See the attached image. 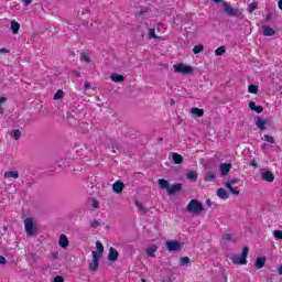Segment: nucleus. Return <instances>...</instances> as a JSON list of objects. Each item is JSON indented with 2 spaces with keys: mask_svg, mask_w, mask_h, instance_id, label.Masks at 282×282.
I'll return each instance as SVG.
<instances>
[{
  "mask_svg": "<svg viewBox=\"0 0 282 282\" xmlns=\"http://www.w3.org/2000/svg\"><path fill=\"white\" fill-rule=\"evenodd\" d=\"M270 19H272V13H268L267 15V21H270Z\"/></svg>",
  "mask_w": 282,
  "mask_h": 282,
  "instance_id": "nucleus-55",
  "label": "nucleus"
},
{
  "mask_svg": "<svg viewBox=\"0 0 282 282\" xmlns=\"http://www.w3.org/2000/svg\"><path fill=\"white\" fill-rule=\"evenodd\" d=\"M187 213L192 215H199L204 210V204L197 199H191L186 207Z\"/></svg>",
  "mask_w": 282,
  "mask_h": 282,
  "instance_id": "nucleus-1",
  "label": "nucleus"
},
{
  "mask_svg": "<svg viewBox=\"0 0 282 282\" xmlns=\"http://www.w3.org/2000/svg\"><path fill=\"white\" fill-rule=\"evenodd\" d=\"M182 191V183H176L167 188V195H175Z\"/></svg>",
  "mask_w": 282,
  "mask_h": 282,
  "instance_id": "nucleus-9",
  "label": "nucleus"
},
{
  "mask_svg": "<svg viewBox=\"0 0 282 282\" xmlns=\"http://www.w3.org/2000/svg\"><path fill=\"white\" fill-rule=\"evenodd\" d=\"M193 52H194V54H199L200 52H204V45L198 44V45L194 46Z\"/></svg>",
  "mask_w": 282,
  "mask_h": 282,
  "instance_id": "nucleus-36",
  "label": "nucleus"
},
{
  "mask_svg": "<svg viewBox=\"0 0 282 282\" xmlns=\"http://www.w3.org/2000/svg\"><path fill=\"white\" fill-rule=\"evenodd\" d=\"M232 169V164L230 163H224L220 165V172L221 175H226L227 173H230V170Z\"/></svg>",
  "mask_w": 282,
  "mask_h": 282,
  "instance_id": "nucleus-20",
  "label": "nucleus"
},
{
  "mask_svg": "<svg viewBox=\"0 0 282 282\" xmlns=\"http://www.w3.org/2000/svg\"><path fill=\"white\" fill-rule=\"evenodd\" d=\"M172 160L174 164H182V162H184V156H182V154H178L177 152H173Z\"/></svg>",
  "mask_w": 282,
  "mask_h": 282,
  "instance_id": "nucleus-19",
  "label": "nucleus"
},
{
  "mask_svg": "<svg viewBox=\"0 0 282 282\" xmlns=\"http://www.w3.org/2000/svg\"><path fill=\"white\" fill-rule=\"evenodd\" d=\"M53 282H65V278L61 276V275H56L53 280Z\"/></svg>",
  "mask_w": 282,
  "mask_h": 282,
  "instance_id": "nucleus-45",
  "label": "nucleus"
},
{
  "mask_svg": "<svg viewBox=\"0 0 282 282\" xmlns=\"http://www.w3.org/2000/svg\"><path fill=\"white\" fill-rule=\"evenodd\" d=\"M263 140H265V142H269V144H275V140H274V137H270V134H265L263 137Z\"/></svg>",
  "mask_w": 282,
  "mask_h": 282,
  "instance_id": "nucleus-35",
  "label": "nucleus"
},
{
  "mask_svg": "<svg viewBox=\"0 0 282 282\" xmlns=\"http://www.w3.org/2000/svg\"><path fill=\"white\" fill-rule=\"evenodd\" d=\"M98 226H100V221L94 219L91 223H90V228H98Z\"/></svg>",
  "mask_w": 282,
  "mask_h": 282,
  "instance_id": "nucleus-42",
  "label": "nucleus"
},
{
  "mask_svg": "<svg viewBox=\"0 0 282 282\" xmlns=\"http://www.w3.org/2000/svg\"><path fill=\"white\" fill-rule=\"evenodd\" d=\"M4 177H7V178L12 177L13 180H19V172L18 171H7V172H4Z\"/></svg>",
  "mask_w": 282,
  "mask_h": 282,
  "instance_id": "nucleus-24",
  "label": "nucleus"
},
{
  "mask_svg": "<svg viewBox=\"0 0 282 282\" xmlns=\"http://www.w3.org/2000/svg\"><path fill=\"white\" fill-rule=\"evenodd\" d=\"M248 252L250 249L248 247H243L241 256H234L231 261L235 265H248Z\"/></svg>",
  "mask_w": 282,
  "mask_h": 282,
  "instance_id": "nucleus-2",
  "label": "nucleus"
},
{
  "mask_svg": "<svg viewBox=\"0 0 282 282\" xmlns=\"http://www.w3.org/2000/svg\"><path fill=\"white\" fill-rule=\"evenodd\" d=\"M214 3H221V0H213Z\"/></svg>",
  "mask_w": 282,
  "mask_h": 282,
  "instance_id": "nucleus-58",
  "label": "nucleus"
},
{
  "mask_svg": "<svg viewBox=\"0 0 282 282\" xmlns=\"http://www.w3.org/2000/svg\"><path fill=\"white\" fill-rule=\"evenodd\" d=\"M187 180H191L192 182H197V172H188Z\"/></svg>",
  "mask_w": 282,
  "mask_h": 282,
  "instance_id": "nucleus-34",
  "label": "nucleus"
},
{
  "mask_svg": "<svg viewBox=\"0 0 282 282\" xmlns=\"http://www.w3.org/2000/svg\"><path fill=\"white\" fill-rule=\"evenodd\" d=\"M22 2L24 3V6H30V3H32V0H22Z\"/></svg>",
  "mask_w": 282,
  "mask_h": 282,
  "instance_id": "nucleus-52",
  "label": "nucleus"
},
{
  "mask_svg": "<svg viewBox=\"0 0 282 282\" xmlns=\"http://www.w3.org/2000/svg\"><path fill=\"white\" fill-rule=\"evenodd\" d=\"M53 259H58V254L53 253Z\"/></svg>",
  "mask_w": 282,
  "mask_h": 282,
  "instance_id": "nucleus-57",
  "label": "nucleus"
},
{
  "mask_svg": "<svg viewBox=\"0 0 282 282\" xmlns=\"http://www.w3.org/2000/svg\"><path fill=\"white\" fill-rule=\"evenodd\" d=\"M96 248H97V254H99V257H100L102 254V252H105V246H102L100 241H97Z\"/></svg>",
  "mask_w": 282,
  "mask_h": 282,
  "instance_id": "nucleus-30",
  "label": "nucleus"
},
{
  "mask_svg": "<svg viewBox=\"0 0 282 282\" xmlns=\"http://www.w3.org/2000/svg\"><path fill=\"white\" fill-rule=\"evenodd\" d=\"M239 181L237 178H232L228 182H226L225 184H229V186H232L234 184H237Z\"/></svg>",
  "mask_w": 282,
  "mask_h": 282,
  "instance_id": "nucleus-46",
  "label": "nucleus"
},
{
  "mask_svg": "<svg viewBox=\"0 0 282 282\" xmlns=\"http://www.w3.org/2000/svg\"><path fill=\"white\" fill-rule=\"evenodd\" d=\"M191 113H193V116H196V118H203L204 117V109L200 108H192L189 110Z\"/></svg>",
  "mask_w": 282,
  "mask_h": 282,
  "instance_id": "nucleus-22",
  "label": "nucleus"
},
{
  "mask_svg": "<svg viewBox=\"0 0 282 282\" xmlns=\"http://www.w3.org/2000/svg\"><path fill=\"white\" fill-rule=\"evenodd\" d=\"M278 8H279L280 10H282V0H279V2H278Z\"/></svg>",
  "mask_w": 282,
  "mask_h": 282,
  "instance_id": "nucleus-54",
  "label": "nucleus"
},
{
  "mask_svg": "<svg viewBox=\"0 0 282 282\" xmlns=\"http://www.w3.org/2000/svg\"><path fill=\"white\" fill-rule=\"evenodd\" d=\"M206 205L208 206V208H210V206H213V202H210V199H207Z\"/></svg>",
  "mask_w": 282,
  "mask_h": 282,
  "instance_id": "nucleus-53",
  "label": "nucleus"
},
{
  "mask_svg": "<svg viewBox=\"0 0 282 282\" xmlns=\"http://www.w3.org/2000/svg\"><path fill=\"white\" fill-rule=\"evenodd\" d=\"M91 88V84H89V82H86L84 84V89H90Z\"/></svg>",
  "mask_w": 282,
  "mask_h": 282,
  "instance_id": "nucleus-51",
  "label": "nucleus"
},
{
  "mask_svg": "<svg viewBox=\"0 0 282 282\" xmlns=\"http://www.w3.org/2000/svg\"><path fill=\"white\" fill-rule=\"evenodd\" d=\"M24 228H25V232L29 237L36 235V227L34 226V219L26 218L24 220Z\"/></svg>",
  "mask_w": 282,
  "mask_h": 282,
  "instance_id": "nucleus-4",
  "label": "nucleus"
},
{
  "mask_svg": "<svg viewBox=\"0 0 282 282\" xmlns=\"http://www.w3.org/2000/svg\"><path fill=\"white\" fill-rule=\"evenodd\" d=\"M262 30L263 36H274V34H276V31L268 25L262 26Z\"/></svg>",
  "mask_w": 282,
  "mask_h": 282,
  "instance_id": "nucleus-15",
  "label": "nucleus"
},
{
  "mask_svg": "<svg viewBox=\"0 0 282 282\" xmlns=\"http://www.w3.org/2000/svg\"><path fill=\"white\" fill-rule=\"evenodd\" d=\"M217 196L220 199H228V197H230V194H228V192L224 187H220L217 189Z\"/></svg>",
  "mask_w": 282,
  "mask_h": 282,
  "instance_id": "nucleus-17",
  "label": "nucleus"
},
{
  "mask_svg": "<svg viewBox=\"0 0 282 282\" xmlns=\"http://www.w3.org/2000/svg\"><path fill=\"white\" fill-rule=\"evenodd\" d=\"M225 188H228L232 195H239V189L237 187H232L229 183H225Z\"/></svg>",
  "mask_w": 282,
  "mask_h": 282,
  "instance_id": "nucleus-27",
  "label": "nucleus"
},
{
  "mask_svg": "<svg viewBox=\"0 0 282 282\" xmlns=\"http://www.w3.org/2000/svg\"><path fill=\"white\" fill-rule=\"evenodd\" d=\"M61 248H69V240L67 239V236L61 235L59 236V241H58Z\"/></svg>",
  "mask_w": 282,
  "mask_h": 282,
  "instance_id": "nucleus-16",
  "label": "nucleus"
},
{
  "mask_svg": "<svg viewBox=\"0 0 282 282\" xmlns=\"http://www.w3.org/2000/svg\"><path fill=\"white\" fill-rule=\"evenodd\" d=\"M261 180H262L263 182H270V183H272V182H274V174H273L271 171H264V172H262V174H261Z\"/></svg>",
  "mask_w": 282,
  "mask_h": 282,
  "instance_id": "nucleus-8",
  "label": "nucleus"
},
{
  "mask_svg": "<svg viewBox=\"0 0 282 282\" xmlns=\"http://www.w3.org/2000/svg\"><path fill=\"white\" fill-rule=\"evenodd\" d=\"M9 53H10V50L6 47L0 48V54H9Z\"/></svg>",
  "mask_w": 282,
  "mask_h": 282,
  "instance_id": "nucleus-48",
  "label": "nucleus"
},
{
  "mask_svg": "<svg viewBox=\"0 0 282 282\" xmlns=\"http://www.w3.org/2000/svg\"><path fill=\"white\" fill-rule=\"evenodd\" d=\"M273 237L275 239H279L280 241H282V230H274L273 231Z\"/></svg>",
  "mask_w": 282,
  "mask_h": 282,
  "instance_id": "nucleus-38",
  "label": "nucleus"
},
{
  "mask_svg": "<svg viewBox=\"0 0 282 282\" xmlns=\"http://www.w3.org/2000/svg\"><path fill=\"white\" fill-rule=\"evenodd\" d=\"M72 76H74L75 78H80V72H78V70H73V72H72Z\"/></svg>",
  "mask_w": 282,
  "mask_h": 282,
  "instance_id": "nucleus-47",
  "label": "nucleus"
},
{
  "mask_svg": "<svg viewBox=\"0 0 282 282\" xmlns=\"http://www.w3.org/2000/svg\"><path fill=\"white\" fill-rule=\"evenodd\" d=\"M224 54H226V46H219V47L215 51V55H216V56H224Z\"/></svg>",
  "mask_w": 282,
  "mask_h": 282,
  "instance_id": "nucleus-31",
  "label": "nucleus"
},
{
  "mask_svg": "<svg viewBox=\"0 0 282 282\" xmlns=\"http://www.w3.org/2000/svg\"><path fill=\"white\" fill-rule=\"evenodd\" d=\"M110 80H112V83H124V76L120 74H113L110 76Z\"/></svg>",
  "mask_w": 282,
  "mask_h": 282,
  "instance_id": "nucleus-23",
  "label": "nucleus"
},
{
  "mask_svg": "<svg viewBox=\"0 0 282 282\" xmlns=\"http://www.w3.org/2000/svg\"><path fill=\"white\" fill-rule=\"evenodd\" d=\"M13 140H21V130L17 129L13 131Z\"/></svg>",
  "mask_w": 282,
  "mask_h": 282,
  "instance_id": "nucleus-39",
  "label": "nucleus"
},
{
  "mask_svg": "<svg viewBox=\"0 0 282 282\" xmlns=\"http://www.w3.org/2000/svg\"><path fill=\"white\" fill-rule=\"evenodd\" d=\"M249 164H250V166H253L254 169H257V166H259L257 164V160H251Z\"/></svg>",
  "mask_w": 282,
  "mask_h": 282,
  "instance_id": "nucleus-49",
  "label": "nucleus"
},
{
  "mask_svg": "<svg viewBox=\"0 0 282 282\" xmlns=\"http://www.w3.org/2000/svg\"><path fill=\"white\" fill-rule=\"evenodd\" d=\"M265 124H268V119H263L261 117L256 118V126L258 127V129L263 131L265 129Z\"/></svg>",
  "mask_w": 282,
  "mask_h": 282,
  "instance_id": "nucleus-12",
  "label": "nucleus"
},
{
  "mask_svg": "<svg viewBox=\"0 0 282 282\" xmlns=\"http://www.w3.org/2000/svg\"><path fill=\"white\" fill-rule=\"evenodd\" d=\"M93 208H96V209L100 208V202H98V199L96 198L93 199Z\"/></svg>",
  "mask_w": 282,
  "mask_h": 282,
  "instance_id": "nucleus-41",
  "label": "nucleus"
},
{
  "mask_svg": "<svg viewBox=\"0 0 282 282\" xmlns=\"http://www.w3.org/2000/svg\"><path fill=\"white\" fill-rule=\"evenodd\" d=\"M159 186L162 189L169 191V181L164 180V178H160L159 180Z\"/></svg>",
  "mask_w": 282,
  "mask_h": 282,
  "instance_id": "nucleus-26",
  "label": "nucleus"
},
{
  "mask_svg": "<svg viewBox=\"0 0 282 282\" xmlns=\"http://www.w3.org/2000/svg\"><path fill=\"white\" fill-rule=\"evenodd\" d=\"M166 248L169 252H177V250H182V243L177 240H169L166 241Z\"/></svg>",
  "mask_w": 282,
  "mask_h": 282,
  "instance_id": "nucleus-6",
  "label": "nucleus"
},
{
  "mask_svg": "<svg viewBox=\"0 0 282 282\" xmlns=\"http://www.w3.org/2000/svg\"><path fill=\"white\" fill-rule=\"evenodd\" d=\"M155 252H158V245H151L145 249V253L152 259H155Z\"/></svg>",
  "mask_w": 282,
  "mask_h": 282,
  "instance_id": "nucleus-11",
  "label": "nucleus"
},
{
  "mask_svg": "<svg viewBox=\"0 0 282 282\" xmlns=\"http://www.w3.org/2000/svg\"><path fill=\"white\" fill-rule=\"evenodd\" d=\"M112 189L115 191V193L120 194L122 193V191H124V183L117 181L116 183H113L112 185Z\"/></svg>",
  "mask_w": 282,
  "mask_h": 282,
  "instance_id": "nucleus-13",
  "label": "nucleus"
},
{
  "mask_svg": "<svg viewBox=\"0 0 282 282\" xmlns=\"http://www.w3.org/2000/svg\"><path fill=\"white\" fill-rule=\"evenodd\" d=\"M258 8H259V2H256V1L251 2L249 4V12H250V14H252V12H254V10H257Z\"/></svg>",
  "mask_w": 282,
  "mask_h": 282,
  "instance_id": "nucleus-33",
  "label": "nucleus"
},
{
  "mask_svg": "<svg viewBox=\"0 0 282 282\" xmlns=\"http://www.w3.org/2000/svg\"><path fill=\"white\" fill-rule=\"evenodd\" d=\"M215 177H217V173L215 172H207L205 174V182H213V180H215Z\"/></svg>",
  "mask_w": 282,
  "mask_h": 282,
  "instance_id": "nucleus-25",
  "label": "nucleus"
},
{
  "mask_svg": "<svg viewBox=\"0 0 282 282\" xmlns=\"http://www.w3.org/2000/svg\"><path fill=\"white\" fill-rule=\"evenodd\" d=\"M223 8L229 17H239V9H235V8L230 7V4H228V2H224Z\"/></svg>",
  "mask_w": 282,
  "mask_h": 282,
  "instance_id": "nucleus-7",
  "label": "nucleus"
},
{
  "mask_svg": "<svg viewBox=\"0 0 282 282\" xmlns=\"http://www.w3.org/2000/svg\"><path fill=\"white\" fill-rule=\"evenodd\" d=\"M279 274H282V265L278 268Z\"/></svg>",
  "mask_w": 282,
  "mask_h": 282,
  "instance_id": "nucleus-56",
  "label": "nucleus"
},
{
  "mask_svg": "<svg viewBox=\"0 0 282 282\" xmlns=\"http://www.w3.org/2000/svg\"><path fill=\"white\" fill-rule=\"evenodd\" d=\"M118 250H116V248L113 247H110L109 249V254H108V261H112V262H116L118 261Z\"/></svg>",
  "mask_w": 282,
  "mask_h": 282,
  "instance_id": "nucleus-10",
  "label": "nucleus"
},
{
  "mask_svg": "<svg viewBox=\"0 0 282 282\" xmlns=\"http://www.w3.org/2000/svg\"><path fill=\"white\" fill-rule=\"evenodd\" d=\"M0 265H6V257L0 256Z\"/></svg>",
  "mask_w": 282,
  "mask_h": 282,
  "instance_id": "nucleus-50",
  "label": "nucleus"
},
{
  "mask_svg": "<svg viewBox=\"0 0 282 282\" xmlns=\"http://www.w3.org/2000/svg\"><path fill=\"white\" fill-rule=\"evenodd\" d=\"M100 259V254H98V251H93V260L88 264V268L90 272H96L100 265V262L98 261Z\"/></svg>",
  "mask_w": 282,
  "mask_h": 282,
  "instance_id": "nucleus-5",
  "label": "nucleus"
},
{
  "mask_svg": "<svg viewBox=\"0 0 282 282\" xmlns=\"http://www.w3.org/2000/svg\"><path fill=\"white\" fill-rule=\"evenodd\" d=\"M149 36H150V39H158V35H155V30L154 29H150Z\"/></svg>",
  "mask_w": 282,
  "mask_h": 282,
  "instance_id": "nucleus-44",
  "label": "nucleus"
},
{
  "mask_svg": "<svg viewBox=\"0 0 282 282\" xmlns=\"http://www.w3.org/2000/svg\"><path fill=\"white\" fill-rule=\"evenodd\" d=\"M181 263L184 265V264H186V263H191V258H188V257H183V258H181Z\"/></svg>",
  "mask_w": 282,
  "mask_h": 282,
  "instance_id": "nucleus-43",
  "label": "nucleus"
},
{
  "mask_svg": "<svg viewBox=\"0 0 282 282\" xmlns=\"http://www.w3.org/2000/svg\"><path fill=\"white\" fill-rule=\"evenodd\" d=\"M134 205L137 206V208H139V210H141V215L147 214V207H144V205H142V203H140L139 200H135Z\"/></svg>",
  "mask_w": 282,
  "mask_h": 282,
  "instance_id": "nucleus-28",
  "label": "nucleus"
},
{
  "mask_svg": "<svg viewBox=\"0 0 282 282\" xmlns=\"http://www.w3.org/2000/svg\"><path fill=\"white\" fill-rule=\"evenodd\" d=\"M249 109L256 111V113H263V106H257L254 101L249 102Z\"/></svg>",
  "mask_w": 282,
  "mask_h": 282,
  "instance_id": "nucleus-14",
  "label": "nucleus"
},
{
  "mask_svg": "<svg viewBox=\"0 0 282 282\" xmlns=\"http://www.w3.org/2000/svg\"><path fill=\"white\" fill-rule=\"evenodd\" d=\"M63 96H65V93H63V90H57L53 97V100H61V98H63Z\"/></svg>",
  "mask_w": 282,
  "mask_h": 282,
  "instance_id": "nucleus-37",
  "label": "nucleus"
},
{
  "mask_svg": "<svg viewBox=\"0 0 282 282\" xmlns=\"http://www.w3.org/2000/svg\"><path fill=\"white\" fill-rule=\"evenodd\" d=\"M265 257H258L254 263V267L257 268V270H261V268H263L265 265Z\"/></svg>",
  "mask_w": 282,
  "mask_h": 282,
  "instance_id": "nucleus-18",
  "label": "nucleus"
},
{
  "mask_svg": "<svg viewBox=\"0 0 282 282\" xmlns=\"http://www.w3.org/2000/svg\"><path fill=\"white\" fill-rule=\"evenodd\" d=\"M173 69L176 74H184V75H188V74H193L194 69L192 68V66H188L186 64H175L173 66Z\"/></svg>",
  "mask_w": 282,
  "mask_h": 282,
  "instance_id": "nucleus-3",
  "label": "nucleus"
},
{
  "mask_svg": "<svg viewBox=\"0 0 282 282\" xmlns=\"http://www.w3.org/2000/svg\"><path fill=\"white\" fill-rule=\"evenodd\" d=\"M11 30L13 34H19V31L21 30V24L17 22V20L11 21Z\"/></svg>",
  "mask_w": 282,
  "mask_h": 282,
  "instance_id": "nucleus-21",
  "label": "nucleus"
},
{
  "mask_svg": "<svg viewBox=\"0 0 282 282\" xmlns=\"http://www.w3.org/2000/svg\"><path fill=\"white\" fill-rule=\"evenodd\" d=\"M80 57L83 58L84 62L89 63V61H91V58L89 57V55L85 54V52H83L80 54Z\"/></svg>",
  "mask_w": 282,
  "mask_h": 282,
  "instance_id": "nucleus-40",
  "label": "nucleus"
},
{
  "mask_svg": "<svg viewBox=\"0 0 282 282\" xmlns=\"http://www.w3.org/2000/svg\"><path fill=\"white\" fill-rule=\"evenodd\" d=\"M223 241H225V243H228L229 241H235V238H232V235H230V232H225L223 235Z\"/></svg>",
  "mask_w": 282,
  "mask_h": 282,
  "instance_id": "nucleus-29",
  "label": "nucleus"
},
{
  "mask_svg": "<svg viewBox=\"0 0 282 282\" xmlns=\"http://www.w3.org/2000/svg\"><path fill=\"white\" fill-rule=\"evenodd\" d=\"M249 94H259V86L257 85H249L248 86Z\"/></svg>",
  "mask_w": 282,
  "mask_h": 282,
  "instance_id": "nucleus-32",
  "label": "nucleus"
},
{
  "mask_svg": "<svg viewBox=\"0 0 282 282\" xmlns=\"http://www.w3.org/2000/svg\"><path fill=\"white\" fill-rule=\"evenodd\" d=\"M142 282H147L144 279L141 280Z\"/></svg>",
  "mask_w": 282,
  "mask_h": 282,
  "instance_id": "nucleus-59",
  "label": "nucleus"
}]
</instances>
